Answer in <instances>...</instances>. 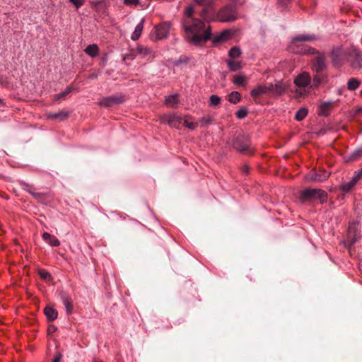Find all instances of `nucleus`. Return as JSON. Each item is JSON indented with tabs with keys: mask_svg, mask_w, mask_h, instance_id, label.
Wrapping results in <instances>:
<instances>
[{
	"mask_svg": "<svg viewBox=\"0 0 362 362\" xmlns=\"http://www.w3.org/2000/svg\"><path fill=\"white\" fill-rule=\"evenodd\" d=\"M182 25L185 40L194 45H200L202 42L211 39V28L209 26L206 28L204 21L200 18H184Z\"/></svg>",
	"mask_w": 362,
	"mask_h": 362,
	"instance_id": "f257e3e1",
	"label": "nucleus"
},
{
	"mask_svg": "<svg viewBox=\"0 0 362 362\" xmlns=\"http://www.w3.org/2000/svg\"><path fill=\"white\" fill-rule=\"evenodd\" d=\"M293 50L301 54H317L312 62V69L315 73H320L327 69L325 54L320 53L315 48L303 45L300 50Z\"/></svg>",
	"mask_w": 362,
	"mask_h": 362,
	"instance_id": "f03ea898",
	"label": "nucleus"
},
{
	"mask_svg": "<svg viewBox=\"0 0 362 362\" xmlns=\"http://www.w3.org/2000/svg\"><path fill=\"white\" fill-rule=\"evenodd\" d=\"M299 199L301 202L319 200L321 204H324L327 201V193L320 189L308 188L300 192Z\"/></svg>",
	"mask_w": 362,
	"mask_h": 362,
	"instance_id": "7ed1b4c3",
	"label": "nucleus"
},
{
	"mask_svg": "<svg viewBox=\"0 0 362 362\" xmlns=\"http://www.w3.org/2000/svg\"><path fill=\"white\" fill-rule=\"evenodd\" d=\"M346 55L350 66L356 71L362 68V51L354 45L346 49Z\"/></svg>",
	"mask_w": 362,
	"mask_h": 362,
	"instance_id": "20e7f679",
	"label": "nucleus"
},
{
	"mask_svg": "<svg viewBox=\"0 0 362 362\" xmlns=\"http://www.w3.org/2000/svg\"><path fill=\"white\" fill-rule=\"evenodd\" d=\"M216 18L220 22H232L237 18L236 6L228 4L222 7L217 13Z\"/></svg>",
	"mask_w": 362,
	"mask_h": 362,
	"instance_id": "39448f33",
	"label": "nucleus"
},
{
	"mask_svg": "<svg viewBox=\"0 0 362 362\" xmlns=\"http://www.w3.org/2000/svg\"><path fill=\"white\" fill-rule=\"evenodd\" d=\"M347 57L346 51L341 45L334 46L330 52V57L334 66L340 67Z\"/></svg>",
	"mask_w": 362,
	"mask_h": 362,
	"instance_id": "423d86ee",
	"label": "nucleus"
},
{
	"mask_svg": "<svg viewBox=\"0 0 362 362\" xmlns=\"http://www.w3.org/2000/svg\"><path fill=\"white\" fill-rule=\"evenodd\" d=\"M231 145L238 151L245 152L250 148V140L248 136L240 134L233 138Z\"/></svg>",
	"mask_w": 362,
	"mask_h": 362,
	"instance_id": "0eeeda50",
	"label": "nucleus"
},
{
	"mask_svg": "<svg viewBox=\"0 0 362 362\" xmlns=\"http://www.w3.org/2000/svg\"><path fill=\"white\" fill-rule=\"evenodd\" d=\"M171 23L163 22L155 27L156 40L166 38L169 35Z\"/></svg>",
	"mask_w": 362,
	"mask_h": 362,
	"instance_id": "6e6552de",
	"label": "nucleus"
},
{
	"mask_svg": "<svg viewBox=\"0 0 362 362\" xmlns=\"http://www.w3.org/2000/svg\"><path fill=\"white\" fill-rule=\"evenodd\" d=\"M124 101V98L122 95H111L103 98L100 102L99 105L105 107H112L116 104H121Z\"/></svg>",
	"mask_w": 362,
	"mask_h": 362,
	"instance_id": "1a4fd4ad",
	"label": "nucleus"
},
{
	"mask_svg": "<svg viewBox=\"0 0 362 362\" xmlns=\"http://www.w3.org/2000/svg\"><path fill=\"white\" fill-rule=\"evenodd\" d=\"M289 87V84L282 80L276 81L273 86L272 97H280L284 95Z\"/></svg>",
	"mask_w": 362,
	"mask_h": 362,
	"instance_id": "9d476101",
	"label": "nucleus"
},
{
	"mask_svg": "<svg viewBox=\"0 0 362 362\" xmlns=\"http://www.w3.org/2000/svg\"><path fill=\"white\" fill-rule=\"evenodd\" d=\"M311 82V77L308 72H303L294 79V83L299 88H305Z\"/></svg>",
	"mask_w": 362,
	"mask_h": 362,
	"instance_id": "9b49d317",
	"label": "nucleus"
},
{
	"mask_svg": "<svg viewBox=\"0 0 362 362\" xmlns=\"http://www.w3.org/2000/svg\"><path fill=\"white\" fill-rule=\"evenodd\" d=\"M233 35V32L230 30H225L219 35H217L213 37H211L212 42L216 44L221 42H226L231 38Z\"/></svg>",
	"mask_w": 362,
	"mask_h": 362,
	"instance_id": "f8f14e48",
	"label": "nucleus"
},
{
	"mask_svg": "<svg viewBox=\"0 0 362 362\" xmlns=\"http://www.w3.org/2000/svg\"><path fill=\"white\" fill-rule=\"evenodd\" d=\"M136 50L146 60H151L154 58L153 51L150 47L138 45Z\"/></svg>",
	"mask_w": 362,
	"mask_h": 362,
	"instance_id": "ddd939ff",
	"label": "nucleus"
},
{
	"mask_svg": "<svg viewBox=\"0 0 362 362\" xmlns=\"http://www.w3.org/2000/svg\"><path fill=\"white\" fill-rule=\"evenodd\" d=\"M69 112L59 111V112L48 113L47 117L51 119H58L59 121H64L69 117Z\"/></svg>",
	"mask_w": 362,
	"mask_h": 362,
	"instance_id": "4468645a",
	"label": "nucleus"
},
{
	"mask_svg": "<svg viewBox=\"0 0 362 362\" xmlns=\"http://www.w3.org/2000/svg\"><path fill=\"white\" fill-rule=\"evenodd\" d=\"M42 239L46 241L52 247H57L60 245V241L54 236L47 232L43 233Z\"/></svg>",
	"mask_w": 362,
	"mask_h": 362,
	"instance_id": "2eb2a0df",
	"label": "nucleus"
},
{
	"mask_svg": "<svg viewBox=\"0 0 362 362\" xmlns=\"http://www.w3.org/2000/svg\"><path fill=\"white\" fill-rule=\"evenodd\" d=\"M44 314L49 322L55 320L58 317V312L50 306H46L45 308Z\"/></svg>",
	"mask_w": 362,
	"mask_h": 362,
	"instance_id": "dca6fc26",
	"label": "nucleus"
},
{
	"mask_svg": "<svg viewBox=\"0 0 362 362\" xmlns=\"http://www.w3.org/2000/svg\"><path fill=\"white\" fill-rule=\"evenodd\" d=\"M214 11L212 8L206 7L202 9V11L201 12V16L204 21H214L215 17H214Z\"/></svg>",
	"mask_w": 362,
	"mask_h": 362,
	"instance_id": "f3484780",
	"label": "nucleus"
},
{
	"mask_svg": "<svg viewBox=\"0 0 362 362\" xmlns=\"http://www.w3.org/2000/svg\"><path fill=\"white\" fill-rule=\"evenodd\" d=\"M62 301L66 308L67 313H71L73 310V305L71 298L65 293H60Z\"/></svg>",
	"mask_w": 362,
	"mask_h": 362,
	"instance_id": "a211bd4d",
	"label": "nucleus"
},
{
	"mask_svg": "<svg viewBox=\"0 0 362 362\" xmlns=\"http://www.w3.org/2000/svg\"><path fill=\"white\" fill-rule=\"evenodd\" d=\"M332 105V102H325L321 104L319 107L318 115L325 117L329 116Z\"/></svg>",
	"mask_w": 362,
	"mask_h": 362,
	"instance_id": "6ab92c4d",
	"label": "nucleus"
},
{
	"mask_svg": "<svg viewBox=\"0 0 362 362\" xmlns=\"http://www.w3.org/2000/svg\"><path fill=\"white\" fill-rule=\"evenodd\" d=\"M250 94L253 98H257L261 95H267L266 85L260 84L257 86L256 88L251 90Z\"/></svg>",
	"mask_w": 362,
	"mask_h": 362,
	"instance_id": "aec40b11",
	"label": "nucleus"
},
{
	"mask_svg": "<svg viewBox=\"0 0 362 362\" xmlns=\"http://www.w3.org/2000/svg\"><path fill=\"white\" fill-rule=\"evenodd\" d=\"M356 183V178H351L349 182L342 183L339 186V189L344 193H348L354 188Z\"/></svg>",
	"mask_w": 362,
	"mask_h": 362,
	"instance_id": "412c9836",
	"label": "nucleus"
},
{
	"mask_svg": "<svg viewBox=\"0 0 362 362\" xmlns=\"http://www.w3.org/2000/svg\"><path fill=\"white\" fill-rule=\"evenodd\" d=\"M329 176V173L324 170L322 173H313L310 180L315 182H323L326 180Z\"/></svg>",
	"mask_w": 362,
	"mask_h": 362,
	"instance_id": "4be33fe9",
	"label": "nucleus"
},
{
	"mask_svg": "<svg viewBox=\"0 0 362 362\" xmlns=\"http://www.w3.org/2000/svg\"><path fill=\"white\" fill-rule=\"evenodd\" d=\"M144 28V20H142L136 26L134 31L133 32L131 39L134 41L137 40L142 33Z\"/></svg>",
	"mask_w": 362,
	"mask_h": 362,
	"instance_id": "5701e85b",
	"label": "nucleus"
},
{
	"mask_svg": "<svg viewBox=\"0 0 362 362\" xmlns=\"http://www.w3.org/2000/svg\"><path fill=\"white\" fill-rule=\"evenodd\" d=\"M327 78V76L324 74L316 73L313 76V85L312 87L315 88L317 87L320 83H322Z\"/></svg>",
	"mask_w": 362,
	"mask_h": 362,
	"instance_id": "b1692460",
	"label": "nucleus"
},
{
	"mask_svg": "<svg viewBox=\"0 0 362 362\" xmlns=\"http://www.w3.org/2000/svg\"><path fill=\"white\" fill-rule=\"evenodd\" d=\"M247 78L242 74H238L233 78V83L236 86H245L247 85Z\"/></svg>",
	"mask_w": 362,
	"mask_h": 362,
	"instance_id": "393cba45",
	"label": "nucleus"
},
{
	"mask_svg": "<svg viewBox=\"0 0 362 362\" xmlns=\"http://www.w3.org/2000/svg\"><path fill=\"white\" fill-rule=\"evenodd\" d=\"M228 100L232 104H237L241 100V95L238 91H232L227 96Z\"/></svg>",
	"mask_w": 362,
	"mask_h": 362,
	"instance_id": "a878e982",
	"label": "nucleus"
},
{
	"mask_svg": "<svg viewBox=\"0 0 362 362\" xmlns=\"http://www.w3.org/2000/svg\"><path fill=\"white\" fill-rule=\"evenodd\" d=\"M226 63L230 71H236L242 69V65L240 62L228 59L226 61Z\"/></svg>",
	"mask_w": 362,
	"mask_h": 362,
	"instance_id": "bb28decb",
	"label": "nucleus"
},
{
	"mask_svg": "<svg viewBox=\"0 0 362 362\" xmlns=\"http://www.w3.org/2000/svg\"><path fill=\"white\" fill-rule=\"evenodd\" d=\"M85 52L90 57H94L98 54V47L97 45H90L85 49Z\"/></svg>",
	"mask_w": 362,
	"mask_h": 362,
	"instance_id": "cd10ccee",
	"label": "nucleus"
},
{
	"mask_svg": "<svg viewBox=\"0 0 362 362\" xmlns=\"http://www.w3.org/2000/svg\"><path fill=\"white\" fill-rule=\"evenodd\" d=\"M361 85V81L356 78H351L347 82V88L349 90H356Z\"/></svg>",
	"mask_w": 362,
	"mask_h": 362,
	"instance_id": "c85d7f7f",
	"label": "nucleus"
},
{
	"mask_svg": "<svg viewBox=\"0 0 362 362\" xmlns=\"http://www.w3.org/2000/svg\"><path fill=\"white\" fill-rule=\"evenodd\" d=\"M317 38L315 35H302L299 36H296L293 38V42H303V41H313L315 40Z\"/></svg>",
	"mask_w": 362,
	"mask_h": 362,
	"instance_id": "c756f323",
	"label": "nucleus"
},
{
	"mask_svg": "<svg viewBox=\"0 0 362 362\" xmlns=\"http://www.w3.org/2000/svg\"><path fill=\"white\" fill-rule=\"evenodd\" d=\"M178 103L177 95H170L165 100V104L169 107H174Z\"/></svg>",
	"mask_w": 362,
	"mask_h": 362,
	"instance_id": "7c9ffc66",
	"label": "nucleus"
},
{
	"mask_svg": "<svg viewBox=\"0 0 362 362\" xmlns=\"http://www.w3.org/2000/svg\"><path fill=\"white\" fill-rule=\"evenodd\" d=\"M308 113V110L307 108L301 107L296 112L295 119L297 121H302L307 116Z\"/></svg>",
	"mask_w": 362,
	"mask_h": 362,
	"instance_id": "2f4dec72",
	"label": "nucleus"
},
{
	"mask_svg": "<svg viewBox=\"0 0 362 362\" xmlns=\"http://www.w3.org/2000/svg\"><path fill=\"white\" fill-rule=\"evenodd\" d=\"M362 156V148H358L354 150L350 155L349 156V158L347 160H356Z\"/></svg>",
	"mask_w": 362,
	"mask_h": 362,
	"instance_id": "473e14b6",
	"label": "nucleus"
},
{
	"mask_svg": "<svg viewBox=\"0 0 362 362\" xmlns=\"http://www.w3.org/2000/svg\"><path fill=\"white\" fill-rule=\"evenodd\" d=\"M241 54V49L238 47H233L228 52V56L231 59L238 58L240 57Z\"/></svg>",
	"mask_w": 362,
	"mask_h": 362,
	"instance_id": "72a5a7b5",
	"label": "nucleus"
},
{
	"mask_svg": "<svg viewBox=\"0 0 362 362\" xmlns=\"http://www.w3.org/2000/svg\"><path fill=\"white\" fill-rule=\"evenodd\" d=\"M32 196L40 203L45 204V199L48 196V193H40L34 192L32 193Z\"/></svg>",
	"mask_w": 362,
	"mask_h": 362,
	"instance_id": "f704fd0d",
	"label": "nucleus"
},
{
	"mask_svg": "<svg viewBox=\"0 0 362 362\" xmlns=\"http://www.w3.org/2000/svg\"><path fill=\"white\" fill-rule=\"evenodd\" d=\"M74 90V88L71 86H67L64 91L62 93H60L59 94H56L54 95L55 100H59L61 98H63L68 95L72 90Z\"/></svg>",
	"mask_w": 362,
	"mask_h": 362,
	"instance_id": "c9c22d12",
	"label": "nucleus"
},
{
	"mask_svg": "<svg viewBox=\"0 0 362 362\" xmlns=\"http://www.w3.org/2000/svg\"><path fill=\"white\" fill-rule=\"evenodd\" d=\"M221 101V98L217 95H211L209 98V106L216 107Z\"/></svg>",
	"mask_w": 362,
	"mask_h": 362,
	"instance_id": "e433bc0d",
	"label": "nucleus"
},
{
	"mask_svg": "<svg viewBox=\"0 0 362 362\" xmlns=\"http://www.w3.org/2000/svg\"><path fill=\"white\" fill-rule=\"evenodd\" d=\"M38 274L42 279L46 281H49L52 280V276L50 273L45 269L38 270Z\"/></svg>",
	"mask_w": 362,
	"mask_h": 362,
	"instance_id": "4c0bfd02",
	"label": "nucleus"
},
{
	"mask_svg": "<svg viewBox=\"0 0 362 362\" xmlns=\"http://www.w3.org/2000/svg\"><path fill=\"white\" fill-rule=\"evenodd\" d=\"M248 112L249 111L247 107H242L235 112V116L238 119H243L247 117Z\"/></svg>",
	"mask_w": 362,
	"mask_h": 362,
	"instance_id": "58836bf2",
	"label": "nucleus"
},
{
	"mask_svg": "<svg viewBox=\"0 0 362 362\" xmlns=\"http://www.w3.org/2000/svg\"><path fill=\"white\" fill-rule=\"evenodd\" d=\"M193 14H194V7H193V6H189L185 10V12H184L185 18H194L193 17Z\"/></svg>",
	"mask_w": 362,
	"mask_h": 362,
	"instance_id": "ea45409f",
	"label": "nucleus"
},
{
	"mask_svg": "<svg viewBox=\"0 0 362 362\" xmlns=\"http://www.w3.org/2000/svg\"><path fill=\"white\" fill-rule=\"evenodd\" d=\"M21 185L23 187V189L25 191L28 192L30 194L32 195V193L34 192V191L32 190V187L29 184H28L25 182H21Z\"/></svg>",
	"mask_w": 362,
	"mask_h": 362,
	"instance_id": "a19ab883",
	"label": "nucleus"
},
{
	"mask_svg": "<svg viewBox=\"0 0 362 362\" xmlns=\"http://www.w3.org/2000/svg\"><path fill=\"white\" fill-rule=\"evenodd\" d=\"M189 61V59L185 56L181 57L177 61L174 62L175 66H178L182 63H188Z\"/></svg>",
	"mask_w": 362,
	"mask_h": 362,
	"instance_id": "79ce46f5",
	"label": "nucleus"
},
{
	"mask_svg": "<svg viewBox=\"0 0 362 362\" xmlns=\"http://www.w3.org/2000/svg\"><path fill=\"white\" fill-rule=\"evenodd\" d=\"M123 2L127 6H136L139 4L140 1L139 0H123Z\"/></svg>",
	"mask_w": 362,
	"mask_h": 362,
	"instance_id": "37998d69",
	"label": "nucleus"
},
{
	"mask_svg": "<svg viewBox=\"0 0 362 362\" xmlns=\"http://www.w3.org/2000/svg\"><path fill=\"white\" fill-rule=\"evenodd\" d=\"M77 8L82 6L84 4L83 0H69Z\"/></svg>",
	"mask_w": 362,
	"mask_h": 362,
	"instance_id": "c03bdc74",
	"label": "nucleus"
},
{
	"mask_svg": "<svg viewBox=\"0 0 362 362\" xmlns=\"http://www.w3.org/2000/svg\"><path fill=\"white\" fill-rule=\"evenodd\" d=\"M352 178H356V181L358 182V181L362 178V168L356 171Z\"/></svg>",
	"mask_w": 362,
	"mask_h": 362,
	"instance_id": "a18cd8bd",
	"label": "nucleus"
},
{
	"mask_svg": "<svg viewBox=\"0 0 362 362\" xmlns=\"http://www.w3.org/2000/svg\"><path fill=\"white\" fill-rule=\"evenodd\" d=\"M273 86H274V83H269L268 85H266L267 95H268L271 97H272Z\"/></svg>",
	"mask_w": 362,
	"mask_h": 362,
	"instance_id": "49530a36",
	"label": "nucleus"
},
{
	"mask_svg": "<svg viewBox=\"0 0 362 362\" xmlns=\"http://www.w3.org/2000/svg\"><path fill=\"white\" fill-rule=\"evenodd\" d=\"M354 226H349V228H348V233H349V238L351 239V243H354V242H356V238L354 237V238H351V232L352 231H354Z\"/></svg>",
	"mask_w": 362,
	"mask_h": 362,
	"instance_id": "de8ad7c7",
	"label": "nucleus"
},
{
	"mask_svg": "<svg viewBox=\"0 0 362 362\" xmlns=\"http://www.w3.org/2000/svg\"><path fill=\"white\" fill-rule=\"evenodd\" d=\"M211 119L210 117H203L201 119H200V122L202 123V124H209L211 123Z\"/></svg>",
	"mask_w": 362,
	"mask_h": 362,
	"instance_id": "09e8293b",
	"label": "nucleus"
},
{
	"mask_svg": "<svg viewBox=\"0 0 362 362\" xmlns=\"http://www.w3.org/2000/svg\"><path fill=\"white\" fill-rule=\"evenodd\" d=\"M62 359V355L60 353L57 352L54 356V358L52 360V362H60Z\"/></svg>",
	"mask_w": 362,
	"mask_h": 362,
	"instance_id": "8fccbe9b",
	"label": "nucleus"
},
{
	"mask_svg": "<svg viewBox=\"0 0 362 362\" xmlns=\"http://www.w3.org/2000/svg\"><path fill=\"white\" fill-rule=\"evenodd\" d=\"M57 330V327L54 325H49L47 329V332L49 334H52Z\"/></svg>",
	"mask_w": 362,
	"mask_h": 362,
	"instance_id": "3c124183",
	"label": "nucleus"
},
{
	"mask_svg": "<svg viewBox=\"0 0 362 362\" xmlns=\"http://www.w3.org/2000/svg\"><path fill=\"white\" fill-rule=\"evenodd\" d=\"M249 171H250V168L248 165H245L242 167V172L245 174V175H247L249 173Z\"/></svg>",
	"mask_w": 362,
	"mask_h": 362,
	"instance_id": "603ef678",
	"label": "nucleus"
},
{
	"mask_svg": "<svg viewBox=\"0 0 362 362\" xmlns=\"http://www.w3.org/2000/svg\"><path fill=\"white\" fill-rule=\"evenodd\" d=\"M194 2L198 5L202 6L206 4V0H194Z\"/></svg>",
	"mask_w": 362,
	"mask_h": 362,
	"instance_id": "864d4df0",
	"label": "nucleus"
},
{
	"mask_svg": "<svg viewBox=\"0 0 362 362\" xmlns=\"http://www.w3.org/2000/svg\"><path fill=\"white\" fill-rule=\"evenodd\" d=\"M134 57H135V54H129H129H127V55L124 57V59H134Z\"/></svg>",
	"mask_w": 362,
	"mask_h": 362,
	"instance_id": "5fc2aeb1",
	"label": "nucleus"
},
{
	"mask_svg": "<svg viewBox=\"0 0 362 362\" xmlns=\"http://www.w3.org/2000/svg\"><path fill=\"white\" fill-rule=\"evenodd\" d=\"M185 126L189 127V129H194V124L192 123L188 124V123H187V122H185Z\"/></svg>",
	"mask_w": 362,
	"mask_h": 362,
	"instance_id": "6e6d98bb",
	"label": "nucleus"
},
{
	"mask_svg": "<svg viewBox=\"0 0 362 362\" xmlns=\"http://www.w3.org/2000/svg\"><path fill=\"white\" fill-rule=\"evenodd\" d=\"M167 122H168V124L169 125H170V126H173V119H171V118H169V119H168Z\"/></svg>",
	"mask_w": 362,
	"mask_h": 362,
	"instance_id": "4d7b16f0",
	"label": "nucleus"
},
{
	"mask_svg": "<svg viewBox=\"0 0 362 362\" xmlns=\"http://www.w3.org/2000/svg\"><path fill=\"white\" fill-rule=\"evenodd\" d=\"M0 197H3L4 199H7V200L9 199V197L8 195L2 194L1 193H0Z\"/></svg>",
	"mask_w": 362,
	"mask_h": 362,
	"instance_id": "13d9d810",
	"label": "nucleus"
},
{
	"mask_svg": "<svg viewBox=\"0 0 362 362\" xmlns=\"http://www.w3.org/2000/svg\"><path fill=\"white\" fill-rule=\"evenodd\" d=\"M215 0H206V4H212Z\"/></svg>",
	"mask_w": 362,
	"mask_h": 362,
	"instance_id": "bf43d9fd",
	"label": "nucleus"
},
{
	"mask_svg": "<svg viewBox=\"0 0 362 362\" xmlns=\"http://www.w3.org/2000/svg\"><path fill=\"white\" fill-rule=\"evenodd\" d=\"M95 77H96V75H94V74H92V75H90V76H89V78H95Z\"/></svg>",
	"mask_w": 362,
	"mask_h": 362,
	"instance_id": "052dcab7",
	"label": "nucleus"
},
{
	"mask_svg": "<svg viewBox=\"0 0 362 362\" xmlns=\"http://www.w3.org/2000/svg\"><path fill=\"white\" fill-rule=\"evenodd\" d=\"M361 95L362 96V90L361 91Z\"/></svg>",
	"mask_w": 362,
	"mask_h": 362,
	"instance_id": "680f3d73",
	"label": "nucleus"
}]
</instances>
